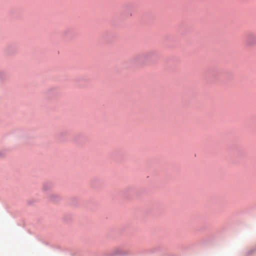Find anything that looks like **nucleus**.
Listing matches in <instances>:
<instances>
[{
  "mask_svg": "<svg viewBox=\"0 0 256 256\" xmlns=\"http://www.w3.org/2000/svg\"><path fill=\"white\" fill-rule=\"evenodd\" d=\"M156 56H157V52L156 50H150L136 55L134 57L133 60L134 62L142 64Z\"/></svg>",
  "mask_w": 256,
  "mask_h": 256,
  "instance_id": "obj_1",
  "label": "nucleus"
},
{
  "mask_svg": "<svg viewBox=\"0 0 256 256\" xmlns=\"http://www.w3.org/2000/svg\"><path fill=\"white\" fill-rule=\"evenodd\" d=\"M131 254L130 250H124L123 248L118 246L114 248L110 253H105L104 256H127Z\"/></svg>",
  "mask_w": 256,
  "mask_h": 256,
  "instance_id": "obj_2",
  "label": "nucleus"
},
{
  "mask_svg": "<svg viewBox=\"0 0 256 256\" xmlns=\"http://www.w3.org/2000/svg\"><path fill=\"white\" fill-rule=\"evenodd\" d=\"M245 41L247 46H252L256 45V32H248L245 34Z\"/></svg>",
  "mask_w": 256,
  "mask_h": 256,
  "instance_id": "obj_3",
  "label": "nucleus"
},
{
  "mask_svg": "<svg viewBox=\"0 0 256 256\" xmlns=\"http://www.w3.org/2000/svg\"><path fill=\"white\" fill-rule=\"evenodd\" d=\"M86 140V138L84 134L82 132L77 134L74 136L73 138V140L74 142L78 144H80L82 143Z\"/></svg>",
  "mask_w": 256,
  "mask_h": 256,
  "instance_id": "obj_4",
  "label": "nucleus"
},
{
  "mask_svg": "<svg viewBox=\"0 0 256 256\" xmlns=\"http://www.w3.org/2000/svg\"><path fill=\"white\" fill-rule=\"evenodd\" d=\"M124 10L128 13L130 16L132 15V12L134 11V8L132 4H126L124 6Z\"/></svg>",
  "mask_w": 256,
  "mask_h": 256,
  "instance_id": "obj_5",
  "label": "nucleus"
},
{
  "mask_svg": "<svg viewBox=\"0 0 256 256\" xmlns=\"http://www.w3.org/2000/svg\"><path fill=\"white\" fill-rule=\"evenodd\" d=\"M60 200V196L58 194H52L50 196V200L52 202H56L59 201Z\"/></svg>",
  "mask_w": 256,
  "mask_h": 256,
  "instance_id": "obj_6",
  "label": "nucleus"
},
{
  "mask_svg": "<svg viewBox=\"0 0 256 256\" xmlns=\"http://www.w3.org/2000/svg\"><path fill=\"white\" fill-rule=\"evenodd\" d=\"M52 184L50 182H46L43 184L42 189L44 191L50 190L52 187Z\"/></svg>",
  "mask_w": 256,
  "mask_h": 256,
  "instance_id": "obj_7",
  "label": "nucleus"
},
{
  "mask_svg": "<svg viewBox=\"0 0 256 256\" xmlns=\"http://www.w3.org/2000/svg\"><path fill=\"white\" fill-rule=\"evenodd\" d=\"M68 132L66 130H63L58 133V136L60 138L62 136H64L68 134Z\"/></svg>",
  "mask_w": 256,
  "mask_h": 256,
  "instance_id": "obj_8",
  "label": "nucleus"
},
{
  "mask_svg": "<svg viewBox=\"0 0 256 256\" xmlns=\"http://www.w3.org/2000/svg\"><path fill=\"white\" fill-rule=\"evenodd\" d=\"M55 90H56V89H55V88H52L50 89V90L48 91V93H50L51 92H54V91H55Z\"/></svg>",
  "mask_w": 256,
  "mask_h": 256,
  "instance_id": "obj_9",
  "label": "nucleus"
},
{
  "mask_svg": "<svg viewBox=\"0 0 256 256\" xmlns=\"http://www.w3.org/2000/svg\"><path fill=\"white\" fill-rule=\"evenodd\" d=\"M1 154V153L0 152V155Z\"/></svg>",
  "mask_w": 256,
  "mask_h": 256,
  "instance_id": "obj_10",
  "label": "nucleus"
}]
</instances>
